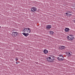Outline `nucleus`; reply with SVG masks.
Masks as SVG:
<instances>
[{
    "label": "nucleus",
    "mask_w": 75,
    "mask_h": 75,
    "mask_svg": "<svg viewBox=\"0 0 75 75\" xmlns=\"http://www.w3.org/2000/svg\"><path fill=\"white\" fill-rule=\"evenodd\" d=\"M23 32L24 33H22V34L27 37L29 35L28 33H31V30L30 28H25L23 30Z\"/></svg>",
    "instance_id": "obj_1"
},
{
    "label": "nucleus",
    "mask_w": 75,
    "mask_h": 75,
    "mask_svg": "<svg viewBox=\"0 0 75 75\" xmlns=\"http://www.w3.org/2000/svg\"><path fill=\"white\" fill-rule=\"evenodd\" d=\"M46 60L47 62H53L55 60V56L50 55L47 57Z\"/></svg>",
    "instance_id": "obj_2"
},
{
    "label": "nucleus",
    "mask_w": 75,
    "mask_h": 75,
    "mask_svg": "<svg viewBox=\"0 0 75 75\" xmlns=\"http://www.w3.org/2000/svg\"><path fill=\"white\" fill-rule=\"evenodd\" d=\"M69 35V36H67L68 40L71 41H72L75 38L74 35Z\"/></svg>",
    "instance_id": "obj_3"
},
{
    "label": "nucleus",
    "mask_w": 75,
    "mask_h": 75,
    "mask_svg": "<svg viewBox=\"0 0 75 75\" xmlns=\"http://www.w3.org/2000/svg\"><path fill=\"white\" fill-rule=\"evenodd\" d=\"M19 35V33L17 32H13L12 33V35L13 37H16Z\"/></svg>",
    "instance_id": "obj_4"
},
{
    "label": "nucleus",
    "mask_w": 75,
    "mask_h": 75,
    "mask_svg": "<svg viewBox=\"0 0 75 75\" xmlns=\"http://www.w3.org/2000/svg\"><path fill=\"white\" fill-rule=\"evenodd\" d=\"M59 61H62L64 60V56L62 55H59V57L57 58Z\"/></svg>",
    "instance_id": "obj_5"
},
{
    "label": "nucleus",
    "mask_w": 75,
    "mask_h": 75,
    "mask_svg": "<svg viewBox=\"0 0 75 75\" xmlns=\"http://www.w3.org/2000/svg\"><path fill=\"white\" fill-rule=\"evenodd\" d=\"M37 9L36 7H33L31 8L30 11L32 13H33V12H35V11H37Z\"/></svg>",
    "instance_id": "obj_6"
},
{
    "label": "nucleus",
    "mask_w": 75,
    "mask_h": 75,
    "mask_svg": "<svg viewBox=\"0 0 75 75\" xmlns=\"http://www.w3.org/2000/svg\"><path fill=\"white\" fill-rule=\"evenodd\" d=\"M58 48L59 50H63L66 49V47L64 46H60Z\"/></svg>",
    "instance_id": "obj_7"
},
{
    "label": "nucleus",
    "mask_w": 75,
    "mask_h": 75,
    "mask_svg": "<svg viewBox=\"0 0 75 75\" xmlns=\"http://www.w3.org/2000/svg\"><path fill=\"white\" fill-rule=\"evenodd\" d=\"M69 30H70V29L68 28H66L64 29L65 33H69Z\"/></svg>",
    "instance_id": "obj_8"
},
{
    "label": "nucleus",
    "mask_w": 75,
    "mask_h": 75,
    "mask_svg": "<svg viewBox=\"0 0 75 75\" xmlns=\"http://www.w3.org/2000/svg\"><path fill=\"white\" fill-rule=\"evenodd\" d=\"M68 13H66V14L67 15L66 16H68L69 17H70V16H71V15L72 14H69V13H71V12L69 11L68 12Z\"/></svg>",
    "instance_id": "obj_9"
},
{
    "label": "nucleus",
    "mask_w": 75,
    "mask_h": 75,
    "mask_svg": "<svg viewBox=\"0 0 75 75\" xmlns=\"http://www.w3.org/2000/svg\"><path fill=\"white\" fill-rule=\"evenodd\" d=\"M51 27H52L51 25H47L46 27V29H47V30H50V29Z\"/></svg>",
    "instance_id": "obj_10"
},
{
    "label": "nucleus",
    "mask_w": 75,
    "mask_h": 75,
    "mask_svg": "<svg viewBox=\"0 0 75 75\" xmlns=\"http://www.w3.org/2000/svg\"><path fill=\"white\" fill-rule=\"evenodd\" d=\"M43 53L45 54H47L48 53V51L47 49H45L43 50Z\"/></svg>",
    "instance_id": "obj_11"
},
{
    "label": "nucleus",
    "mask_w": 75,
    "mask_h": 75,
    "mask_svg": "<svg viewBox=\"0 0 75 75\" xmlns=\"http://www.w3.org/2000/svg\"><path fill=\"white\" fill-rule=\"evenodd\" d=\"M49 34L50 35H53L54 34V32L51 30H50L49 31Z\"/></svg>",
    "instance_id": "obj_12"
},
{
    "label": "nucleus",
    "mask_w": 75,
    "mask_h": 75,
    "mask_svg": "<svg viewBox=\"0 0 75 75\" xmlns=\"http://www.w3.org/2000/svg\"><path fill=\"white\" fill-rule=\"evenodd\" d=\"M67 54L68 57H69V56H71V53L70 52H68L67 53Z\"/></svg>",
    "instance_id": "obj_13"
},
{
    "label": "nucleus",
    "mask_w": 75,
    "mask_h": 75,
    "mask_svg": "<svg viewBox=\"0 0 75 75\" xmlns=\"http://www.w3.org/2000/svg\"><path fill=\"white\" fill-rule=\"evenodd\" d=\"M18 58H16L15 59V60H16V61L18 60Z\"/></svg>",
    "instance_id": "obj_14"
},
{
    "label": "nucleus",
    "mask_w": 75,
    "mask_h": 75,
    "mask_svg": "<svg viewBox=\"0 0 75 75\" xmlns=\"http://www.w3.org/2000/svg\"><path fill=\"white\" fill-rule=\"evenodd\" d=\"M18 63H20V62H16V64H18Z\"/></svg>",
    "instance_id": "obj_15"
},
{
    "label": "nucleus",
    "mask_w": 75,
    "mask_h": 75,
    "mask_svg": "<svg viewBox=\"0 0 75 75\" xmlns=\"http://www.w3.org/2000/svg\"><path fill=\"white\" fill-rule=\"evenodd\" d=\"M73 22H74V23H75V20H73Z\"/></svg>",
    "instance_id": "obj_16"
},
{
    "label": "nucleus",
    "mask_w": 75,
    "mask_h": 75,
    "mask_svg": "<svg viewBox=\"0 0 75 75\" xmlns=\"http://www.w3.org/2000/svg\"><path fill=\"white\" fill-rule=\"evenodd\" d=\"M74 7V8L75 9V6H74V7Z\"/></svg>",
    "instance_id": "obj_17"
},
{
    "label": "nucleus",
    "mask_w": 75,
    "mask_h": 75,
    "mask_svg": "<svg viewBox=\"0 0 75 75\" xmlns=\"http://www.w3.org/2000/svg\"><path fill=\"white\" fill-rule=\"evenodd\" d=\"M1 26H0V28H1Z\"/></svg>",
    "instance_id": "obj_18"
}]
</instances>
